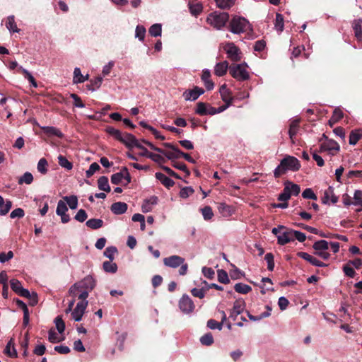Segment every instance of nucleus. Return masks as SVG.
Returning <instances> with one entry per match:
<instances>
[{
	"label": "nucleus",
	"instance_id": "nucleus-1",
	"mask_svg": "<svg viewBox=\"0 0 362 362\" xmlns=\"http://www.w3.org/2000/svg\"><path fill=\"white\" fill-rule=\"evenodd\" d=\"M300 168L299 160L293 156H286L280 162V164L274 169V175L276 178L279 177L286 172L298 171Z\"/></svg>",
	"mask_w": 362,
	"mask_h": 362
},
{
	"label": "nucleus",
	"instance_id": "nucleus-2",
	"mask_svg": "<svg viewBox=\"0 0 362 362\" xmlns=\"http://www.w3.org/2000/svg\"><path fill=\"white\" fill-rule=\"evenodd\" d=\"M95 285L96 281L93 276L88 275L80 281L72 285L69 290V293L73 297H76L77 296V291L78 290L83 289L90 292L95 287Z\"/></svg>",
	"mask_w": 362,
	"mask_h": 362
},
{
	"label": "nucleus",
	"instance_id": "nucleus-3",
	"mask_svg": "<svg viewBox=\"0 0 362 362\" xmlns=\"http://www.w3.org/2000/svg\"><path fill=\"white\" fill-rule=\"evenodd\" d=\"M229 20V14L226 12L215 11L208 15L206 22L216 30H221Z\"/></svg>",
	"mask_w": 362,
	"mask_h": 362
},
{
	"label": "nucleus",
	"instance_id": "nucleus-4",
	"mask_svg": "<svg viewBox=\"0 0 362 362\" xmlns=\"http://www.w3.org/2000/svg\"><path fill=\"white\" fill-rule=\"evenodd\" d=\"M163 264L170 268H177L180 266L179 269L180 275L184 276L187 274L188 265L185 263L183 257L178 255H171L163 259Z\"/></svg>",
	"mask_w": 362,
	"mask_h": 362
},
{
	"label": "nucleus",
	"instance_id": "nucleus-5",
	"mask_svg": "<svg viewBox=\"0 0 362 362\" xmlns=\"http://www.w3.org/2000/svg\"><path fill=\"white\" fill-rule=\"evenodd\" d=\"M250 29V22L245 18L235 16L229 23V30L234 34H240Z\"/></svg>",
	"mask_w": 362,
	"mask_h": 362
},
{
	"label": "nucleus",
	"instance_id": "nucleus-6",
	"mask_svg": "<svg viewBox=\"0 0 362 362\" xmlns=\"http://www.w3.org/2000/svg\"><path fill=\"white\" fill-rule=\"evenodd\" d=\"M231 76L238 81H245L249 78V73L246 66L242 64H234L229 67Z\"/></svg>",
	"mask_w": 362,
	"mask_h": 362
},
{
	"label": "nucleus",
	"instance_id": "nucleus-7",
	"mask_svg": "<svg viewBox=\"0 0 362 362\" xmlns=\"http://www.w3.org/2000/svg\"><path fill=\"white\" fill-rule=\"evenodd\" d=\"M223 49L227 54V57L233 62L241 59L242 53L240 49L233 42H226L223 45Z\"/></svg>",
	"mask_w": 362,
	"mask_h": 362
},
{
	"label": "nucleus",
	"instance_id": "nucleus-8",
	"mask_svg": "<svg viewBox=\"0 0 362 362\" xmlns=\"http://www.w3.org/2000/svg\"><path fill=\"white\" fill-rule=\"evenodd\" d=\"M179 308L185 314H189L194 310V304L189 296L184 294L179 300Z\"/></svg>",
	"mask_w": 362,
	"mask_h": 362
},
{
	"label": "nucleus",
	"instance_id": "nucleus-9",
	"mask_svg": "<svg viewBox=\"0 0 362 362\" xmlns=\"http://www.w3.org/2000/svg\"><path fill=\"white\" fill-rule=\"evenodd\" d=\"M123 180L126 181L125 185L131 182L129 173L126 168H124L120 172L115 173L111 176V182L114 185L120 184Z\"/></svg>",
	"mask_w": 362,
	"mask_h": 362
},
{
	"label": "nucleus",
	"instance_id": "nucleus-10",
	"mask_svg": "<svg viewBox=\"0 0 362 362\" xmlns=\"http://www.w3.org/2000/svg\"><path fill=\"white\" fill-rule=\"evenodd\" d=\"M204 93V90L202 88L194 86L192 89L186 90L182 96L186 101H194Z\"/></svg>",
	"mask_w": 362,
	"mask_h": 362
},
{
	"label": "nucleus",
	"instance_id": "nucleus-11",
	"mask_svg": "<svg viewBox=\"0 0 362 362\" xmlns=\"http://www.w3.org/2000/svg\"><path fill=\"white\" fill-rule=\"evenodd\" d=\"M87 305V300L80 301L76 304V306L71 313V316L76 322L81 320Z\"/></svg>",
	"mask_w": 362,
	"mask_h": 362
},
{
	"label": "nucleus",
	"instance_id": "nucleus-12",
	"mask_svg": "<svg viewBox=\"0 0 362 362\" xmlns=\"http://www.w3.org/2000/svg\"><path fill=\"white\" fill-rule=\"evenodd\" d=\"M68 208L66 204L63 200H59L57 203L56 214L61 217V221L66 223L70 221V216L66 214Z\"/></svg>",
	"mask_w": 362,
	"mask_h": 362
},
{
	"label": "nucleus",
	"instance_id": "nucleus-13",
	"mask_svg": "<svg viewBox=\"0 0 362 362\" xmlns=\"http://www.w3.org/2000/svg\"><path fill=\"white\" fill-rule=\"evenodd\" d=\"M339 149V144L332 139L327 140L321 145L322 151H328L332 155H334Z\"/></svg>",
	"mask_w": 362,
	"mask_h": 362
},
{
	"label": "nucleus",
	"instance_id": "nucleus-14",
	"mask_svg": "<svg viewBox=\"0 0 362 362\" xmlns=\"http://www.w3.org/2000/svg\"><path fill=\"white\" fill-rule=\"evenodd\" d=\"M297 255L306 260L307 262H310L312 265L318 267H327V264L320 260H318L316 257H313V255H309L307 252H298Z\"/></svg>",
	"mask_w": 362,
	"mask_h": 362
},
{
	"label": "nucleus",
	"instance_id": "nucleus-15",
	"mask_svg": "<svg viewBox=\"0 0 362 362\" xmlns=\"http://www.w3.org/2000/svg\"><path fill=\"white\" fill-rule=\"evenodd\" d=\"M322 203L327 204L330 202L336 204L338 202V197L334 192V188L329 186L325 192L322 197Z\"/></svg>",
	"mask_w": 362,
	"mask_h": 362
},
{
	"label": "nucleus",
	"instance_id": "nucleus-16",
	"mask_svg": "<svg viewBox=\"0 0 362 362\" xmlns=\"http://www.w3.org/2000/svg\"><path fill=\"white\" fill-rule=\"evenodd\" d=\"M278 243L281 245H284L290 242L293 241L292 236V229H286L279 235H277Z\"/></svg>",
	"mask_w": 362,
	"mask_h": 362
},
{
	"label": "nucleus",
	"instance_id": "nucleus-17",
	"mask_svg": "<svg viewBox=\"0 0 362 362\" xmlns=\"http://www.w3.org/2000/svg\"><path fill=\"white\" fill-rule=\"evenodd\" d=\"M245 308L244 303L240 300H236L233 303V306L230 313V317L233 319V320H235L237 317L241 314Z\"/></svg>",
	"mask_w": 362,
	"mask_h": 362
},
{
	"label": "nucleus",
	"instance_id": "nucleus-18",
	"mask_svg": "<svg viewBox=\"0 0 362 362\" xmlns=\"http://www.w3.org/2000/svg\"><path fill=\"white\" fill-rule=\"evenodd\" d=\"M211 72L209 69H204L201 76L202 81H203L207 90H211L214 88V82L210 79Z\"/></svg>",
	"mask_w": 362,
	"mask_h": 362
},
{
	"label": "nucleus",
	"instance_id": "nucleus-19",
	"mask_svg": "<svg viewBox=\"0 0 362 362\" xmlns=\"http://www.w3.org/2000/svg\"><path fill=\"white\" fill-rule=\"evenodd\" d=\"M219 92L221 99L224 101L225 103L232 104L234 98L232 97L231 92L227 88L226 84H223L221 86Z\"/></svg>",
	"mask_w": 362,
	"mask_h": 362
},
{
	"label": "nucleus",
	"instance_id": "nucleus-20",
	"mask_svg": "<svg viewBox=\"0 0 362 362\" xmlns=\"http://www.w3.org/2000/svg\"><path fill=\"white\" fill-rule=\"evenodd\" d=\"M110 209L113 214L120 215L127 211L128 206L124 202H118L112 204Z\"/></svg>",
	"mask_w": 362,
	"mask_h": 362
},
{
	"label": "nucleus",
	"instance_id": "nucleus-21",
	"mask_svg": "<svg viewBox=\"0 0 362 362\" xmlns=\"http://www.w3.org/2000/svg\"><path fill=\"white\" fill-rule=\"evenodd\" d=\"M158 203V198L155 196L146 199L141 205V210L144 213H148L153 209V206Z\"/></svg>",
	"mask_w": 362,
	"mask_h": 362
},
{
	"label": "nucleus",
	"instance_id": "nucleus-22",
	"mask_svg": "<svg viewBox=\"0 0 362 362\" xmlns=\"http://www.w3.org/2000/svg\"><path fill=\"white\" fill-rule=\"evenodd\" d=\"M228 69V63L227 61L218 62L215 65L214 74L218 76H224Z\"/></svg>",
	"mask_w": 362,
	"mask_h": 362
},
{
	"label": "nucleus",
	"instance_id": "nucleus-23",
	"mask_svg": "<svg viewBox=\"0 0 362 362\" xmlns=\"http://www.w3.org/2000/svg\"><path fill=\"white\" fill-rule=\"evenodd\" d=\"M352 26L356 38L358 42H362V19L354 21Z\"/></svg>",
	"mask_w": 362,
	"mask_h": 362
},
{
	"label": "nucleus",
	"instance_id": "nucleus-24",
	"mask_svg": "<svg viewBox=\"0 0 362 362\" xmlns=\"http://www.w3.org/2000/svg\"><path fill=\"white\" fill-rule=\"evenodd\" d=\"M135 136L129 133H122V135L119 138V141L123 143L128 148L134 147V142H135Z\"/></svg>",
	"mask_w": 362,
	"mask_h": 362
},
{
	"label": "nucleus",
	"instance_id": "nucleus-25",
	"mask_svg": "<svg viewBox=\"0 0 362 362\" xmlns=\"http://www.w3.org/2000/svg\"><path fill=\"white\" fill-rule=\"evenodd\" d=\"M12 207V202L9 199L6 201L0 195V215L5 216L7 214Z\"/></svg>",
	"mask_w": 362,
	"mask_h": 362
},
{
	"label": "nucleus",
	"instance_id": "nucleus-26",
	"mask_svg": "<svg viewBox=\"0 0 362 362\" xmlns=\"http://www.w3.org/2000/svg\"><path fill=\"white\" fill-rule=\"evenodd\" d=\"M160 153L164 155L168 159L173 160L174 159H178L181 157L182 151L176 147L169 151L162 149V152H160Z\"/></svg>",
	"mask_w": 362,
	"mask_h": 362
},
{
	"label": "nucleus",
	"instance_id": "nucleus-27",
	"mask_svg": "<svg viewBox=\"0 0 362 362\" xmlns=\"http://www.w3.org/2000/svg\"><path fill=\"white\" fill-rule=\"evenodd\" d=\"M88 74L83 76L80 68L76 67L74 71L73 83L74 84L83 83L88 79Z\"/></svg>",
	"mask_w": 362,
	"mask_h": 362
},
{
	"label": "nucleus",
	"instance_id": "nucleus-28",
	"mask_svg": "<svg viewBox=\"0 0 362 362\" xmlns=\"http://www.w3.org/2000/svg\"><path fill=\"white\" fill-rule=\"evenodd\" d=\"M218 210L223 217H229L234 213L233 208L225 203H220Z\"/></svg>",
	"mask_w": 362,
	"mask_h": 362
},
{
	"label": "nucleus",
	"instance_id": "nucleus-29",
	"mask_svg": "<svg viewBox=\"0 0 362 362\" xmlns=\"http://www.w3.org/2000/svg\"><path fill=\"white\" fill-rule=\"evenodd\" d=\"M41 129L48 136H55L59 138H62L64 136L62 132L54 127L43 126Z\"/></svg>",
	"mask_w": 362,
	"mask_h": 362
},
{
	"label": "nucleus",
	"instance_id": "nucleus-30",
	"mask_svg": "<svg viewBox=\"0 0 362 362\" xmlns=\"http://www.w3.org/2000/svg\"><path fill=\"white\" fill-rule=\"evenodd\" d=\"M155 176L157 180H158L165 187L168 188L173 187L175 184V182L172 179L169 178L161 173H156Z\"/></svg>",
	"mask_w": 362,
	"mask_h": 362
},
{
	"label": "nucleus",
	"instance_id": "nucleus-31",
	"mask_svg": "<svg viewBox=\"0 0 362 362\" xmlns=\"http://www.w3.org/2000/svg\"><path fill=\"white\" fill-rule=\"evenodd\" d=\"M6 27L11 33H19L20 29L18 28L16 23L15 21V17L13 15H11L7 17L6 21Z\"/></svg>",
	"mask_w": 362,
	"mask_h": 362
},
{
	"label": "nucleus",
	"instance_id": "nucleus-32",
	"mask_svg": "<svg viewBox=\"0 0 362 362\" xmlns=\"http://www.w3.org/2000/svg\"><path fill=\"white\" fill-rule=\"evenodd\" d=\"M266 308H267V311L263 312L261 314H259L258 315H256V316L252 315L250 313H247V317H249V319L250 320L255 321H255H259L262 319L265 318V317H269L271 315L272 308L269 305H267Z\"/></svg>",
	"mask_w": 362,
	"mask_h": 362
},
{
	"label": "nucleus",
	"instance_id": "nucleus-33",
	"mask_svg": "<svg viewBox=\"0 0 362 362\" xmlns=\"http://www.w3.org/2000/svg\"><path fill=\"white\" fill-rule=\"evenodd\" d=\"M4 353L11 358L17 357V351L14 347V342L12 339L7 343L4 349Z\"/></svg>",
	"mask_w": 362,
	"mask_h": 362
},
{
	"label": "nucleus",
	"instance_id": "nucleus-34",
	"mask_svg": "<svg viewBox=\"0 0 362 362\" xmlns=\"http://www.w3.org/2000/svg\"><path fill=\"white\" fill-rule=\"evenodd\" d=\"M98 187L99 189L109 192H110V187L108 182V178L106 176H101L98 180Z\"/></svg>",
	"mask_w": 362,
	"mask_h": 362
},
{
	"label": "nucleus",
	"instance_id": "nucleus-35",
	"mask_svg": "<svg viewBox=\"0 0 362 362\" xmlns=\"http://www.w3.org/2000/svg\"><path fill=\"white\" fill-rule=\"evenodd\" d=\"M362 137V130L356 129L352 131L349 135V144L351 145H355L358 140Z\"/></svg>",
	"mask_w": 362,
	"mask_h": 362
},
{
	"label": "nucleus",
	"instance_id": "nucleus-36",
	"mask_svg": "<svg viewBox=\"0 0 362 362\" xmlns=\"http://www.w3.org/2000/svg\"><path fill=\"white\" fill-rule=\"evenodd\" d=\"M86 225L91 229H98L103 225L102 219L99 218H91L86 221Z\"/></svg>",
	"mask_w": 362,
	"mask_h": 362
},
{
	"label": "nucleus",
	"instance_id": "nucleus-37",
	"mask_svg": "<svg viewBox=\"0 0 362 362\" xmlns=\"http://www.w3.org/2000/svg\"><path fill=\"white\" fill-rule=\"evenodd\" d=\"M65 203L69 205L71 209H76L78 207V198L75 195L66 196L64 197Z\"/></svg>",
	"mask_w": 362,
	"mask_h": 362
},
{
	"label": "nucleus",
	"instance_id": "nucleus-38",
	"mask_svg": "<svg viewBox=\"0 0 362 362\" xmlns=\"http://www.w3.org/2000/svg\"><path fill=\"white\" fill-rule=\"evenodd\" d=\"M284 186L288 187L289 189L288 192H290L291 195L297 196L300 192V186L297 184H294L292 182L286 181L284 183Z\"/></svg>",
	"mask_w": 362,
	"mask_h": 362
},
{
	"label": "nucleus",
	"instance_id": "nucleus-39",
	"mask_svg": "<svg viewBox=\"0 0 362 362\" xmlns=\"http://www.w3.org/2000/svg\"><path fill=\"white\" fill-rule=\"evenodd\" d=\"M218 8L228 9L235 4V0H214Z\"/></svg>",
	"mask_w": 362,
	"mask_h": 362
},
{
	"label": "nucleus",
	"instance_id": "nucleus-40",
	"mask_svg": "<svg viewBox=\"0 0 362 362\" xmlns=\"http://www.w3.org/2000/svg\"><path fill=\"white\" fill-rule=\"evenodd\" d=\"M234 289L237 293L247 294L252 290V288L247 284L238 283L234 286Z\"/></svg>",
	"mask_w": 362,
	"mask_h": 362
},
{
	"label": "nucleus",
	"instance_id": "nucleus-41",
	"mask_svg": "<svg viewBox=\"0 0 362 362\" xmlns=\"http://www.w3.org/2000/svg\"><path fill=\"white\" fill-rule=\"evenodd\" d=\"M298 122L299 121L298 119H294L291 122L289 126L288 134L293 143H294L293 139V136H296L298 129Z\"/></svg>",
	"mask_w": 362,
	"mask_h": 362
},
{
	"label": "nucleus",
	"instance_id": "nucleus-42",
	"mask_svg": "<svg viewBox=\"0 0 362 362\" xmlns=\"http://www.w3.org/2000/svg\"><path fill=\"white\" fill-rule=\"evenodd\" d=\"M353 199V205L361 206V209H357V211H361L362 210V191L360 189L355 190Z\"/></svg>",
	"mask_w": 362,
	"mask_h": 362
},
{
	"label": "nucleus",
	"instance_id": "nucleus-43",
	"mask_svg": "<svg viewBox=\"0 0 362 362\" xmlns=\"http://www.w3.org/2000/svg\"><path fill=\"white\" fill-rule=\"evenodd\" d=\"M103 269L108 273H115L117 270V266L116 263L112 262V260L105 261L103 264Z\"/></svg>",
	"mask_w": 362,
	"mask_h": 362
},
{
	"label": "nucleus",
	"instance_id": "nucleus-44",
	"mask_svg": "<svg viewBox=\"0 0 362 362\" xmlns=\"http://www.w3.org/2000/svg\"><path fill=\"white\" fill-rule=\"evenodd\" d=\"M274 28L279 33H281L284 28V17L278 13L276 14Z\"/></svg>",
	"mask_w": 362,
	"mask_h": 362
},
{
	"label": "nucleus",
	"instance_id": "nucleus-45",
	"mask_svg": "<svg viewBox=\"0 0 362 362\" xmlns=\"http://www.w3.org/2000/svg\"><path fill=\"white\" fill-rule=\"evenodd\" d=\"M344 116L343 112L340 108L334 109L333 112V115L330 119L329 120V124L332 125V124L337 123L339 120H340Z\"/></svg>",
	"mask_w": 362,
	"mask_h": 362
},
{
	"label": "nucleus",
	"instance_id": "nucleus-46",
	"mask_svg": "<svg viewBox=\"0 0 362 362\" xmlns=\"http://www.w3.org/2000/svg\"><path fill=\"white\" fill-rule=\"evenodd\" d=\"M33 175L29 172H26L18 178V182L19 185H23L24 183L26 185H30L33 182Z\"/></svg>",
	"mask_w": 362,
	"mask_h": 362
},
{
	"label": "nucleus",
	"instance_id": "nucleus-47",
	"mask_svg": "<svg viewBox=\"0 0 362 362\" xmlns=\"http://www.w3.org/2000/svg\"><path fill=\"white\" fill-rule=\"evenodd\" d=\"M58 163L62 168H64L68 170H70L73 168V164L62 155H59L58 156Z\"/></svg>",
	"mask_w": 362,
	"mask_h": 362
},
{
	"label": "nucleus",
	"instance_id": "nucleus-48",
	"mask_svg": "<svg viewBox=\"0 0 362 362\" xmlns=\"http://www.w3.org/2000/svg\"><path fill=\"white\" fill-rule=\"evenodd\" d=\"M329 244L325 240H320L314 243L313 248L315 250H327L329 249Z\"/></svg>",
	"mask_w": 362,
	"mask_h": 362
},
{
	"label": "nucleus",
	"instance_id": "nucleus-49",
	"mask_svg": "<svg viewBox=\"0 0 362 362\" xmlns=\"http://www.w3.org/2000/svg\"><path fill=\"white\" fill-rule=\"evenodd\" d=\"M149 34L153 37H158L161 35L162 26L161 24L156 23L151 25L148 30Z\"/></svg>",
	"mask_w": 362,
	"mask_h": 362
},
{
	"label": "nucleus",
	"instance_id": "nucleus-50",
	"mask_svg": "<svg viewBox=\"0 0 362 362\" xmlns=\"http://www.w3.org/2000/svg\"><path fill=\"white\" fill-rule=\"evenodd\" d=\"M48 339L51 343H59L64 339V337H60L53 329L48 332Z\"/></svg>",
	"mask_w": 362,
	"mask_h": 362
},
{
	"label": "nucleus",
	"instance_id": "nucleus-51",
	"mask_svg": "<svg viewBox=\"0 0 362 362\" xmlns=\"http://www.w3.org/2000/svg\"><path fill=\"white\" fill-rule=\"evenodd\" d=\"M19 70L21 71V72L24 74L25 78H26L28 80V81L31 83V85L34 88L37 87V82L35 81V79L27 69L23 68L22 66H20Z\"/></svg>",
	"mask_w": 362,
	"mask_h": 362
},
{
	"label": "nucleus",
	"instance_id": "nucleus-52",
	"mask_svg": "<svg viewBox=\"0 0 362 362\" xmlns=\"http://www.w3.org/2000/svg\"><path fill=\"white\" fill-rule=\"evenodd\" d=\"M201 212L204 219L206 221L211 220L214 216L212 209L209 206H204V208L201 209Z\"/></svg>",
	"mask_w": 362,
	"mask_h": 362
},
{
	"label": "nucleus",
	"instance_id": "nucleus-53",
	"mask_svg": "<svg viewBox=\"0 0 362 362\" xmlns=\"http://www.w3.org/2000/svg\"><path fill=\"white\" fill-rule=\"evenodd\" d=\"M56 328L59 334H62L65 330V323L61 316H57L54 319Z\"/></svg>",
	"mask_w": 362,
	"mask_h": 362
},
{
	"label": "nucleus",
	"instance_id": "nucleus-54",
	"mask_svg": "<svg viewBox=\"0 0 362 362\" xmlns=\"http://www.w3.org/2000/svg\"><path fill=\"white\" fill-rule=\"evenodd\" d=\"M194 192L192 187H185L180 189V197L182 199H187Z\"/></svg>",
	"mask_w": 362,
	"mask_h": 362
},
{
	"label": "nucleus",
	"instance_id": "nucleus-55",
	"mask_svg": "<svg viewBox=\"0 0 362 362\" xmlns=\"http://www.w3.org/2000/svg\"><path fill=\"white\" fill-rule=\"evenodd\" d=\"M200 342L205 346H210L214 343V338L211 333H207L200 338Z\"/></svg>",
	"mask_w": 362,
	"mask_h": 362
},
{
	"label": "nucleus",
	"instance_id": "nucleus-56",
	"mask_svg": "<svg viewBox=\"0 0 362 362\" xmlns=\"http://www.w3.org/2000/svg\"><path fill=\"white\" fill-rule=\"evenodd\" d=\"M117 252V249L115 246H109L107 247L105 252L104 255L110 259V260H112L114 259L115 255Z\"/></svg>",
	"mask_w": 362,
	"mask_h": 362
},
{
	"label": "nucleus",
	"instance_id": "nucleus-57",
	"mask_svg": "<svg viewBox=\"0 0 362 362\" xmlns=\"http://www.w3.org/2000/svg\"><path fill=\"white\" fill-rule=\"evenodd\" d=\"M207 105L203 102H199L197 104L195 112L199 115H206Z\"/></svg>",
	"mask_w": 362,
	"mask_h": 362
},
{
	"label": "nucleus",
	"instance_id": "nucleus-58",
	"mask_svg": "<svg viewBox=\"0 0 362 362\" xmlns=\"http://www.w3.org/2000/svg\"><path fill=\"white\" fill-rule=\"evenodd\" d=\"M288 187L284 186V188L283 189V192L279 194L278 197V200L281 202H286L291 198V195L290 192H288Z\"/></svg>",
	"mask_w": 362,
	"mask_h": 362
},
{
	"label": "nucleus",
	"instance_id": "nucleus-59",
	"mask_svg": "<svg viewBox=\"0 0 362 362\" xmlns=\"http://www.w3.org/2000/svg\"><path fill=\"white\" fill-rule=\"evenodd\" d=\"M37 170L42 173L45 174L47 172V162L45 158H41L38 161L37 166Z\"/></svg>",
	"mask_w": 362,
	"mask_h": 362
},
{
	"label": "nucleus",
	"instance_id": "nucleus-60",
	"mask_svg": "<svg viewBox=\"0 0 362 362\" xmlns=\"http://www.w3.org/2000/svg\"><path fill=\"white\" fill-rule=\"evenodd\" d=\"M146 28L142 25H137L135 30V37L143 41L145 37Z\"/></svg>",
	"mask_w": 362,
	"mask_h": 362
},
{
	"label": "nucleus",
	"instance_id": "nucleus-61",
	"mask_svg": "<svg viewBox=\"0 0 362 362\" xmlns=\"http://www.w3.org/2000/svg\"><path fill=\"white\" fill-rule=\"evenodd\" d=\"M218 280L223 284H228L230 281L227 272L223 269L218 271Z\"/></svg>",
	"mask_w": 362,
	"mask_h": 362
},
{
	"label": "nucleus",
	"instance_id": "nucleus-62",
	"mask_svg": "<svg viewBox=\"0 0 362 362\" xmlns=\"http://www.w3.org/2000/svg\"><path fill=\"white\" fill-rule=\"evenodd\" d=\"M264 259L267 263V269L273 271L274 268V255L272 253H267Z\"/></svg>",
	"mask_w": 362,
	"mask_h": 362
},
{
	"label": "nucleus",
	"instance_id": "nucleus-63",
	"mask_svg": "<svg viewBox=\"0 0 362 362\" xmlns=\"http://www.w3.org/2000/svg\"><path fill=\"white\" fill-rule=\"evenodd\" d=\"M207 327L211 329H217L218 330H221L223 327V323L221 322H218L215 320L211 319L207 322Z\"/></svg>",
	"mask_w": 362,
	"mask_h": 362
},
{
	"label": "nucleus",
	"instance_id": "nucleus-64",
	"mask_svg": "<svg viewBox=\"0 0 362 362\" xmlns=\"http://www.w3.org/2000/svg\"><path fill=\"white\" fill-rule=\"evenodd\" d=\"M302 197L305 199H310L312 200H317V199L316 194L310 188L305 189L302 193Z\"/></svg>",
	"mask_w": 362,
	"mask_h": 362
}]
</instances>
